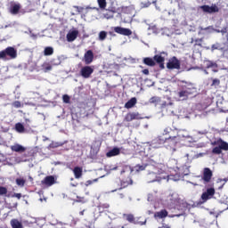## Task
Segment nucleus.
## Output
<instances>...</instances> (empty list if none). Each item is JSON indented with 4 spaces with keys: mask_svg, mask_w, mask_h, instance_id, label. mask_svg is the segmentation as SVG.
Wrapping results in <instances>:
<instances>
[{
    "mask_svg": "<svg viewBox=\"0 0 228 228\" xmlns=\"http://www.w3.org/2000/svg\"><path fill=\"white\" fill-rule=\"evenodd\" d=\"M124 217L126 220H127V222H130V224H137L136 221H134V216L132 214L124 215Z\"/></svg>",
    "mask_w": 228,
    "mask_h": 228,
    "instance_id": "obj_36",
    "label": "nucleus"
},
{
    "mask_svg": "<svg viewBox=\"0 0 228 228\" xmlns=\"http://www.w3.org/2000/svg\"><path fill=\"white\" fill-rule=\"evenodd\" d=\"M182 205H183V208H182L183 211H186V209H188V206H190V205H188V203H186V202H183Z\"/></svg>",
    "mask_w": 228,
    "mask_h": 228,
    "instance_id": "obj_57",
    "label": "nucleus"
},
{
    "mask_svg": "<svg viewBox=\"0 0 228 228\" xmlns=\"http://www.w3.org/2000/svg\"><path fill=\"white\" fill-rule=\"evenodd\" d=\"M4 60H8V58L15 60V58H17V50L12 46L7 47L4 50Z\"/></svg>",
    "mask_w": 228,
    "mask_h": 228,
    "instance_id": "obj_3",
    "label": "nucleus"
},
{
    "mask_svg": "<svg viewBox=\"0 0 228 228\" xmlns=\"http://www.w3.org/2000/svg\"><path fill=\"white\" fill-rule=\"evenodd\" d=\"M11 151H13V152H24L26 148L19 143H16L11 146Z\"/></svg>",
    "mask_w": 228,
    "mask_h": 228,
    "instance_id": "obj_18",
    "label": "nucleus"
},
{
    "mask_svg": "<svg viewBox=\"0 0 228 228\" xmlns=\"http://www.w3.org/2000/svg\"><path fill=\"white\" fill-rule=\"evenodd\" d=\"M149 30L152 31V33H154L155 35H158V33H159V29H158L156 26L149 27Z\"/></svg>",
    "mask_w": 228,
    "mask_h": 228,
    "instance_id": "obj_48",
    "label": "nucleus"
},
{
    "mask_svg": "<svg viewBox=\"0 0 228 228\" xmlns=\"http://www.w3.org/2000/svg\"><path fill=\"white\" fill-rule=\"evenodd\" d=\"M76 179H79L83 175V168L76 167L73 170Z\"/></svg>",
    "mask_w": 228,
    "mask_h": 228,
    "instance_id": "obj_25",
    "label": "nucleus"
},
{
    "mask_svg": "<svg viewBox=\"0 0 228 228\" xmlns=\"http://www.w3.org/2000/svg\"><path fill=\"white\" fill-rule=\"evenodd\" d=\"M143 63L145 65H148L149 67H154L156 65V62L154 61V60L149 57L143 59Z\"/></svg>",
    "mask_w": 228,
    "mask_h": 228,
    "instance_id": "obj_30",
    "label": "nucleus"
},
{
    "mask_svg": "<svg viewBox=\"0 0 228 228\" xmlns=\"http://www.w3.org/2000/svg\"><path fill=\"white\" fill-rule=\"evenodd\" d=\"M62 101L65 104H69L70 103V97L67 94H64L62 96Z\"/></svg>",
    "mask_w": 228,
    "mask_h": 228,
    "instance_id": "obj_49",
    "label": "nucleus"
},
{
    "mask_svg": "<svg viewBox=\"0 0 228 228\" xmlns=\"http://www.w3.org/2000/svg\"><path fill=\"white\" fill-rule=\"evenodd\" d=\"M200 8V10L205 12V13H216L219 11L218 6H216V4H213L211 6L201 5Z\"/></svg>",
    "mask_w": 228,
    "mask_h": 228,
    "instance_id": "obj_11",
    "label": "nucleus"
},
{
    "mask_svg": "<svg viewBox=\"0 0 228 228\" xmlns=\"http://www.w3.org/2000/svg\"><path fill=\"white\" fill-rule=\"evenodd\" d=\"M142 8H149V6H151V2L142 3Z\"/></svg>",
    "mask_w": 228,
    "mask_h": 228,
    "instance_id": "obj_60",
    "label": "nucleus"
},
{
    "mask_svg": "<svg viewBox=\"0 0 228 228\" xmlns=\"http://www.w3.org/2000/svg\"><path fill=\"white\" fill-rule=\"evenodd\" d=\"M198 134H208V130L199 131Z\"/></svg>",
    "mask_w": 228,
    "mask_h": 228,
    "instance_id": "obj_61",
    "label": "nucleus"
},
{
    "mask_svg": "<svg viewBox=\"0 0 228 228\" xmlns=\"http://www.w3.org/2000/svg\"><path fill=\"white\" fill-rule=\"evenodd\" d=\"M134 170H135V172H142V170L147 171V165H137L134 167Z\"/></svg>",
    "mask_w": 228,
    "mask_h": 228,
    "instance_id": "obj_38",
    "label": "nucleus"
},
{
    "mask_svg": "<svg viewBox=\"0 0 228 228\" xmlns=\"http://www.w3.org/2000/svg\"><path fill=\"white\" fill-rule=\"evenodd\" d=\"M15 129L17 133H24L26 131V128H24V125L21 123H17L15 125Z\"/></svg>",
    "mask_w": 228,
    "mask_h": 228,
    "instance_id": "obj_35",
    "label": "nucleus"
},
{
    "mask_svg": "<svg viewBox=\"0 0 228 228\" xmlns=\"http://www.w3.org/2000/svg\"><path fill=\"white\" fill-rule=\"evenodd\" d=\"M0 60H4V51L0 52Z\"/></svg>",
    "mask_w": 228,
    "mask_h": 228,
    "instance_id": "obj_63",
    "label": "nucleus"
},
{
    "mask_svg": "<svg viewBox=\"0 0 228 228\" xmlns=\"http://www.w3.org/2000/svg\"><path fill=\"white\" fill-rule=\"evenodd\" d=\"M124 172H133V168L131 167H125L124 170L121 171V174H124Z\"/></svg>",
    "mask_w": 228,
    "mask_h": 228,
    "instance_id": "obj_55",
    "label": "nucleus"
},
{
    "mask_svg": "<svg viewBox=\"0 0 228 228\" xmlns=\"http://www.w3.org/2000/svg\"><path fill=\"white\" fill-rule=\"evenodd\" d=\"M41 70L43 72H50V70H53V66L49 62H45L41 65Z\"/></svg>",
    "mask_w": 228,
    "mask_h": 228,
    "instance_id": "obj_26",
    "label": "nucleus"
},
{
    "mask_svg": "<svg viewBox=\"0 0 228 228\" xmlns=\"http://www.w3.org/2000/svg\"><path fill=\"white\" fill-rule=\"evenodd\" d=\"M52 54H54V49L51 46H47L45 48L44 55L45 56H52Z\"/></svg>",
    "mask_w": 228,
    "mask_h": 228,
    "instance_id": "obj_31",
    "label": "nucleus"
},
{
    "mask_svg": "<svg viewBox=\"0 0 228 228\" xmlns=\"http://www.w3.org/2000/svg\"><path fill=\"white\" fill-rule=\"evenodd\" d=\"M114 31L115 33H118V35H123L124 37H131V35H133V31H131V29L122 27H115Z\"/></svg>",
    "mask_w": 228,
    "mask_h": 228,
    "instance_id": "obj_9",
    "label": "nucleus"
},
{
    "mask_svg": "<svg viewBox=\"0 0 228 228\" xmlns=\"http://www.w3.org/2000/svg\"><path fill=\"white\" fill-rule=\"evenodd\" d=\"M15 26H17V22H11L8 25H5L4 27H2V29L4 28L6 29V28H15Z\"/></svg>",
    "mask_w": 228,
    "mask_h": 228,
    "instance_id": "obj_51",
    "label": "nucleus"
},
{
    "mask_svg": "<svg viewBox=\"0 0 228 228\" xmlns=\"http://www.w3.org/2000/svg\"><path fill=\"white\" fill-rule=\"evenodd\" d=\"M167 142L166 139L161 137H157L151 141V149H159Z\"/></svg>",
    "mask_w": 228,
    "mask_h": 228,
    "instance_id": "obj_8",
    "label": "nucleus"
},
{
    "mask_svg": "<svg viewBox=\"0 0 228 228\" xmlns=\"http://www.w3.org/2000/svg\"><path fill=\"white\" fill-rule=\"evenodd\" d=\"M188 92L184 89V87L178 92V97L180 101H186L188 99Z\"/></svg>",
    "mask_w": 228,
    "mask_h": 228,
    "instance_id": "obj_20",
    "label": "nucleus"
},
{
    "mask_svg": "<svg viewBox=\"0 0 228 228\" xmlns=\"http://www.w3.org/2000/svg\"><path fill=\"white\" fill-rule=\"evenodd\" d=\"M67 142H52V143L49 144L48 149H58V147H62V145H65Z\"/></svg>",
    "mask_w": 228,
    "mask_h": 228,
    "instance_id": "obj_27",
    "label": "nucleus"
},
{
    "mask_svg": "<svg viewBox=\"0 0 228 228\" xmlns=\"http://www.w3.org/2000/svg\"><path fill=\"white\" fill-rule=\"evenodd\" d=\"M214 195H215V188H208L207 189V191L202 193L201 200H203V202H208L209 199H213Z\"/></svg>",
    "mask_w": 228,
    "mask_h": 228,
    "instance_id": "obj_7",
    "label": "nucleus"
},
{
    "mask_svg": "<svg viewBox=\"0 0 228 228\" xmlns=\"http://www.w3.org/2000/svg\"><path fill=\"white\" fill-rule=\"evenodd\" d=\"M150 102L151 104H159V102H161V98L158 96L151 97Z\"/></svg>",
    "mask_w": 228,
    "mask_h": 228,
    "instance_id": "obj_40",
    "label": "nucleus"
},
{
    "mask_svg": "<svg viewBox=\"0 0 228 228\" xmlns=\"http://www.w3.org/2000/svg\"><path fill=\"white\" fill-rule=\"evenodd\" d=\"M19 10H20V4H12L10 7V12L12 15H17V13H19Z\"/></svg>",
    "mask_w": 228,
    "mask_h": 228,
    "instance_id": "obj_19",
    "label": "nucleus"
},
{
    "mask_svg": "<svg viewBox=\"0 0 228 228\" xmlns=\"http://www.w3.org/2000/svg\"><path fill=\"white\" fill-rule=\"evenodd\" d=\"M185 156H186V158H187L190 161H191V160L193 159V154H191V153H187Z\"/></svg>",
    "mask_w": 228,
    "mask_h": 228,
    "instance_id": "obj_59",
    "label": "nucleus"
},
{
    "mask_svg": "<svg viewBox=\"0 0 228 228\" xmlns=\"http://www.w3.org/2000/svg\"><path fill=\"white\" fill-rule=\"evenodd\" d=\"M73 8H76L77 10V13H82V12L84 10H96V12H99V8L97 7H90V6H86V7H79V6H73Z\"/></svg>",
    "mask_w": 228,
    "mask_h": 228,
    "instance_id": "obj_23",
    "label": "nucleus"
},
{
    "mask_svg": "<svg viewBox=\"0 0 228 228\" xmlns=\"http://www.w3.org/2000/svg\"><path fill=\"white\" fill-rule=\"evenodd\" d=\"M97 181H99V179H94L93 181L92 180H88L86 182V186H90V184H93L94 183H97Z\"/></svg>",
    "mask_w": 228,
    "mask_h": 228,
    "instance_id": "obj_54",
    "label": "nucleus"
},
{
    "mask_svg": "<svg viewBox=\"0 0 228 228\" xmlns=\"http://www.w3.org/2000/svg\"><path fill=\"white\" fill-rule=\"evenodd\" d=\"M160 33H161L162 37H172V36H174V30L168 28H161Z\"/></svg>",
    "mask_w": 228,
    "mask_h": 228,
    "instance_id": "obj_21",
    "label": "nucleus"
},
{
    "mask_svg": "<svg viewBox=\"0 0 228 228\" xmlns=\"http://www.w3.org/2000/svg\"><path fill=\"white\" fill-rule=\"evenodd\" d=\"M129 184H133V180L131 178H128L127 181L121 182L122 188H126V186H129Z\"/></svg>",
    "mask_w": 228,
    "mask_h": 228,
    "instance_id": "obj_41",
    "label": "nucleus"
},
{
    "mask_svg": "<svg viewBox=\"0 0 228 228\" xmlns=\"http://www.w3.org/2000/svg\"><path fill=\"white\" fill-rule=\"evenodd\" d=\"M94 74V67L93 66H84L80 69V76L84 77V79H88Z\"/></svg>",
    "mask_w": 228,
    "mask_h": 228,
    "instance_id": "obj_4",
    "label": "nucleus"
},
{
    "mask_svg": "<svg viewBox=\"0 0 228 228\" xmlns=\"http://www.w3.org/2000/svg\"><path fill=\"white\" fill-rule=\"evenodd\" d=\"M78 35H79V30H77V28H71L66 36L67 42H74V40L77 38Z\"/></svg>",
    "mask_w": 228,
    "mask_h": 228,
    "instance_id": "obj_10",
    "label": "nucleus"
},
{
    "mask_svg": "<svg viewBox=\"0 0 228 228\" xmlns=\"http://www.w3.org/2000/svg\"><path fill=\"white\" fill-rule=\"evenodd\" d=\"M8 193V189L6 187L0 186V195H6Z\"/></svg>",
    "mask_w": 228,
    "mask_h": 228,
    "instance_id": "obj_50",
    "label": "nucleus"
},
{
    "mask_svg": "<svg viewBox=\"0 0 228 228\" xmlns=\"http://www.w3.org/2000/svg\"><path fill=\"white\" fill-rule=\"evenodd\" d=\"M183 88L185 89V92H187L188 95H192V94H197V88H195L193 85H189Z\"/></svg>",
    "mask_w": 228,
    "mask_h": 228,
    "instance_id": "obj_24",
    "label": "nucleus"
},
{
    "mask_svg": "<svg viewBox=\"0 0 228 228\" xmlns=\"http://www.w3.org/2000/svg\"><path fill=\"white\" fill-rule=\"evenodd\" d=\"M167 216H168V212L165 209L154 214V218H156V220H163V218H167Z\"/></svg>",
    "mask_w": 228,
    "mask_h": 228,
    "instance_id": "obj_15",
    "label": "nucleus"
},
{
    "mask_svg": "<svg viewBox=\"0 0 228 228\" xmlns=\"http://www.w3.org/2000/svg\"><path fill=\"white\" fill-rule=\"evenodd\" d=\"M167 143H169L170 151L172 152H175L177 151L176 146L179 145V143H193L195 142V139L193 136L190 134V132L186 129H180L177 130L176 136H171L168 139H167Z\"/></svg>",
    "mask_w": 228,
    "mask_h": 228,
    "instance_id": "obj_2",
    "label": "nucleus"
},
{
    "mask_svg": "<svg viewBox=\"0 0 228 228\" xmlns=\"http://www.w3.org/2000/svg\"><path fill=\"white\" fill-rule=\"evenodd\" d=\"M11 225L12 228H24V226L22 225V223H20L17 219L11 220Z\"/></svg>",
    "mask_w": 228,
    "mask_h": 228,
    "instance_id": "obj_28",
    "label": "nucleus"
},
{
    "mask_svg": "<svg viewBox=\"0 0 228 228\" xmlns=\"http://www.w3.org/2000/svg\"><path fill=\"white\" fill-rule=\"evenodd\" d=\"M134 104H136V98L134 97L131 100H129L126 104H125V108H126L127 110L133 108L134 106Z\"/></svg>",
    "mask_w": 228,
    "mask_h": 228,
    "instance_id": "obj_29",
    "label": "nucleus"
},
{
    "mask_svg": "<svg viewBox=\"0 0 228 228\" xmlns=\"http://www.w3.org/2000/svg\"><path fill=\"white\" fill-rule=\"evenodd\" d=\"M203 66L206 69H212L213 72H216V69L218 68V65L211 61H204Z\"/></svg>",
    "mask_w": 228,
    "mask_h": 228,
    "instance_id": "obj_14",
    "label": "nucleus"
},
{
    "mask_svg": "<svg viewBox=\"0 0 228 228\" xmlns=\"http://www.w3.org/2000/svg\"><path fill=\"white\" fill-rule=\"evenodd\" d=\"M13 197H15L16 199H20V197H22V194H20V193H15V194L13 195Z\"/></svg>",
    "mask_w": 228,
    "mask_h": 228,
    "instance_id": "obj_62",
    "label": "nucleus"
},
{
    "mask_svg": "<svg viewBox=\"0 0 228 228\" xmlns=\"http://www.w3.org/2000/svg\"><path fill=\"white\" fill-rule=\"evenodd\" d=\"M169 200H171L170 201L171 206H175V204H177L179 202L177 200V197H174V196H170Z\"/></svg>",
    "mask_w": 228,
    "mask_h": 228,
    "instance_id": "obj_44",
    "label": "nucleus"
},
{
    "mask_svg": "<svg viewBox=\"0 0 228 228\" xmlns=\"http://www.w3.org/2000/svg\"><path fill=\"white\" fill-rule=\"evenodd\" d=\"M118 154H120V149L113 148L109 152H107L106 156L107 158H113V156H118Z\"/></svg>",
    "mask_w": 228,
    "mask_h": 228,
    "instance_id": "obj_22",
    "label": "nucleus"
},
{
    "mask_svg": "<svg viewBox=\"0 0 228 228\" xmlns=\"http://www.w3.org/2000/svg\"><path fill=\"white\" fill-rule=\"evenodd\" d=\"M108 37V32L102 30L100 31L98 34V40H100V42H104V40H106V37Z\"/></svg>",
    "mask_w": 228,
    "mask_h": 228,
    "instance_id": "obj_32",
    "label": "nucleus"
},
{
    "mask_svg": "<svg viewBox=\"0 0 228 228\" xmlns=\"http://www.w3.org/2000/svg\"><path fill=\"white\" fill-rule=\"evenodd\" d=\"M213 177V171L209 169L208 167H205L203 169V175L201 177L202 181L204 182V184H208V183H211V179Z\"/></svg>",
    "mask_w": 228,
    "mask_h": 228,
    "instance_id": "obj_5",
    "label": "nucleus"
},
{
    "mask_svg": "<svg viewBox=\"0 0 228 228\" xmlns=\"http://www.w3.org/2000/svg\"><path fill=\"white\" fill-rule=\"evenodd\" d=\"M225 101L224 100V96H216V106L217 108H221V106H224Z\"/></svg>",
    "mask_w": 228,
    "mask_h": 228,
    "instance_id": "obj_33",
    "label": "nucleus"
},
{
    "mask_svg": "<svg viewBox=\"0 0 228 228\" xmlns=\"http://www.w3.org/2000/svg\"><path fill=\"white\" fill-rule=\"evenodd\" d=\"M211 50L212 51H216V50H217V51H223V53H224V47L220 45V43H216V44H214V45H212V46H211Z\"/></svg>",
    "mask_w": 228,
    "mask_h": 228,
    "instance_id": "obj_37",
    "label": "nucleus"
},
{
    "mask_svg": "<svg viewBox=\"0 0 228 228\" xmlns=\"http://www.w3.org/2000/svg\"><path fill=\"white\" fill-rule=\"evenodd\" d=\"M220 86V79L218 78H214L212 82V86Z\"/></svg>",
    "mask_w": 228,
    "mask_h": 228,
    "instance_id": "obj_52",
    "label": "nucleus"
},
{
    "mask_svg": "<svg viewBox=\"0 0 228 228\" xmlns=\"http://www.w3.org/2000/svg\"><path fill=\"white\" fill-rule=\"evenodd\" d=\"M84 61L86 65H90L92 61H94V52L92 50H88L84 55Z\"/></svg>",
    "mask_w": 228,
    "mask_h": 228,
    "instance_id": "obj_13",
    "label": "nucleus"
},
{
    "mask_svg": "<svg viewBox=\"0 0 228 228\" xmlns=\"http://www.w3.org/2000/svg\"><path fill=\"white\" fill-rule=\"evenodd\" d=\"M227 199H228L227 195H224L223 200H221V203L222 204H227Z\"/></svg>",
    "mask_w": 228,
    "mask_h": 228,
    "instance_id": "obj_58",
    "label": "nucleus"
},
{
    "mask_svg": "<svg viewBox=\"0 0 228 228\" xmlns=\"http://www.w3.org/2000/svg\"><path fill=\"white\" fill-rule=\"evenodd\" d=\"M222 181H224V183H227L228 178H224V179H217V183H222Z\"/></svg>",
    "mask_w": 228,
    "mask_h": 228,
    "instance_id": "obj_64",
    "label": "nucleus"
},
{
    "mask_svg": "<svg viewBox=\"0 0 228 228\" xmlns=\"http://www.w3.org/2000/svg\"><path fill=\"white\" fill-rule=\"evenodd\" d=\"M213 154H222V148H220V146L217 145V147H215L212 150Z\"/></svg>",
    "mask_w": 228,
    "mask_h": 228,
    "instance_id": "obj_46",
    "label": "nucleus"
},
{
    "mask_svg": "<svg viewBox=\"0 0 228 228\" xmlns=\"http://www.w3.org/2000/svg\"><path fill=\"white\" fill-rule=\"evenodd\" d=\"M221 33L223 35V37H226V39L228 40V28H224L223 29H221Z\"/></svg>",
    "mask_w": 228,
    "mask_h": 228,
    "instance_id": "obj_53",
    "label": "nucleus"
},
{
    "mask_svg": "<svg viewBox=\"0 0 228 228\" xmlns=\"http://www.w3.org/2000/svg\"><path fill=\"white\" fill-rule=\"evenodd\" d=\"M215 145L219 146L221 151H228V143L224 142L222 139H218L216 142H215Z\"/></svg>",
    "mask_w": 228,
    "mask_h": 228,
    "instance_id": "obj_17",
    "label": "nucleus"
},
{
    "mask_svg": "<svg viewBox=\"0 0 228 228\" xmlns=\"http://www.w3.org/2000/svg\"><path fill=\"white\" fill-rule=\"evenodd\" d=\"M97 3L101 10H106V6H107L106 0H97Z\"/></svg>",
    "mask_w": 228,
    "mask_h": 228,
    "instance_id": "obj_39",
    "label": "nucleus"
},
{
    "mask_svg": "<svg viewBox=\"0 0 228 228\" xmlns=\"http://www.w3.org/2000/svg\"><path fill=\"white\" fill-rule=\"evenodd\" d=\"M143 118L138 112L127 113L125 117V122H133V120H141Z\"/></svg>",
    "mask_w": 228,
    "mask_h": 228,
    "instance_id": "obj_6",
    "label": "nucleus"
},
{
    "mask_svg": "<svg viewBox=\"0 0 228 228\" xmlns=\"http://www.w3.org/2000/svg\"><path fill=\"white\" fill-rule=\"evenodd\" d=\"M206 31H208L209 33H213V31H216V33H221L222 30L220 29H215L213 27H208L204 28Z\"/></svg>",
    "mask_w": 228,
    "mask_h": 228,
    "instance_id": "obj_47",
    "label": "nucleus"
},
{
    "mask_svg": "<svg viewBox=\"0 0 228 228\" xmlns=\"http://www.w3.org/2000/svg\"><path fill=\"white\" fill-rule=\"evenodd\" d=\"M163 54L165 55L166 53H162L160 55H155L154 61H157V63H163V61H165V57Z\"/></svg>",
    "mask_w": 228,
    "mask_h": 228,
    "instance_id": "obj_34",
    "label": "nucleus"
},
{
    "mask_svg": "<svg viewBox=\"0 0 228 228\" xmlns=\"http://www.w3.org/2000/svg\"><path fill=\"white\" fill-rule=\"evenodd\" d=\"M167 69H181V62L177 58L173 57L170 59L167 64Z\"/></svg>",
    "mask_w": 228,
    "mask_h": 228,
    "instance_id": "obj_12",
    "label": "nucleus"
},
{
    "mask_svg": "<svg viewBox=\"0 0 228 228\" xmlns=\"http://www.w3.org/2000/svg\"><path fill=\"white\" fill-rule=\"evenodd\" d=\"M16 184L22 188L24 186V184H26V180H24L23 178H17Z\"/></svg>",
    "mask_w": 228,
    "mask_h": 228,
    "instance_id": "obj_42",
    "label": "nucleus"
},
{
    "mask_svg": "<svg viewBox=\"0 0 228 228\" xmlns=\"http://www.w3.org/2000/svg\"><path fill=\"white\" fill-rule=\"evenodd\" d=\"M185 170L183 172L182 169H179L177 174L167 175L165 170L161 164H158L156 162H151L150 164H146V175L145 181L146 183H161L164 179L167 181H180L181 177L183 175H188L190 174V169L188 167H183Z\"/></svg>",
    "mask_w": 228,
    "mask_h": 228,
    "instance_id": "obj_1",
    "label": "nucleus"
},
{
    "mask_svg": "<svg viewBox=\"0 0 228 228\" xmlns=\"http://www.w3.org/2000/svg\"><path fill=\"white\" fill-rule=\"evenodd\" d=\"M224 113H226L228 111V102H224V104L221 105V108L219 109Z\"/></svg>",
    "mask_w": 228,
    "mask_h": 228,
    "instance_id": "obj_45",
    "label": "nucleus"
},
{
    "mask_svg": "<svg viewBox=\"0 0 228 228\" xmlns=\"http://www.w3.org/2000/svg\"><path fill=\"white\" fill-rule=\"evenodd\" d=\"M42 184H45L46 186H53L56 181L54 180V176L49 175L46 176L44 180H42Z\"/></svg>",
    "mask_w": 228,
    "mask_h": 228,
    "instance_id": "obj_16",
    "label": "nucleus"
},
{
    "mask_svg": "<svg viewBox=\"0 0 228 228\" xmlns=\"http://www.w3.org/2000/svg\"><path fill=\"white\" fill-rule=\"evenodd\" d=\"M12 106H14V108H20L21 104L20 102L16 101L12 103Z\"/></svg>",
    "mask_w": 228,
    "mask_h": 228,
    "instance_id": "obj_56",
    "label": "nucleus"
},
{
    "mask_svg": "<svg viewBox=\"0 0 228 228\" xmlns=\"http://www.w3.org/2000/svg\"><path fill=\"white\" fill-rule=\"evenodd\" d=\"M158 191H155L154 192V195L153 194H149L148 195V200L150 201V202H152V200H156V199H157V197H158Z\"/></svg>",
    "mask_w": 228,
    "mask_h": 228,
    "instance_id": "obj_43",
    "label": "nucleus"
}]
</instances>
